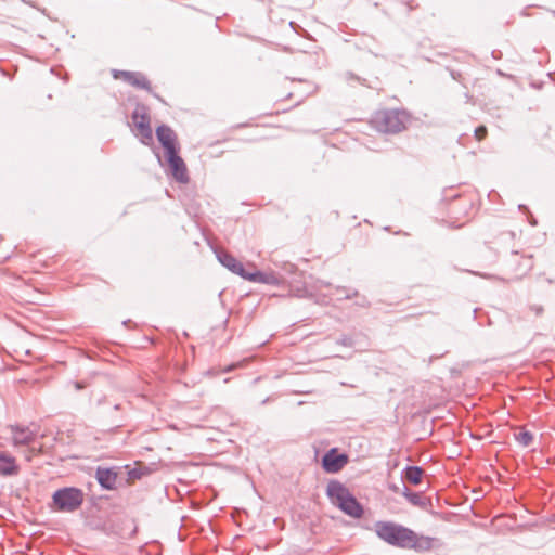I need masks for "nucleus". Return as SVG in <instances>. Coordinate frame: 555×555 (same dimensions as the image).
<instances>
[{"instance_id":"1","label":"nucleus","mask_w":555,"mask_h":555,"mask_svg":"<svg viewBox=\"0 0 555 555\" xmlns=\"http://www.w3.org/2000/svg\"><path fill=\"white\" fill-rule=\"evenodd\" d=\"M374 531L382 541L391 546L417 552L429 551L435 541L433 538L418 535L412 529L393 521H376Z\"/></svg>"},{"instance_id":"2","label":"nucleus","mask_w":555,"mask_h":555,"mask_svg":"<svg viewBox=\"0 0 555 555\" xmlns=\"http://www.w3.org/2000/svg\"><path fill=\"white\" fill-rule=\"evenodd\" d=\"M326 494L331 502L339 507L346 515L353 518L362 517V505L341 482L330 481L326 487Z\"/></svg>"},{"instance_id":"3","label":"nucleus","mask_w":555,"mask_h":555,"mask_svg":"<svg viewBox=\"0 0 555 555\" xmlns=\"http://www.w3.org/2000/svg\"><path fill=\"white\" fill-rule=\"evenodd\" d=\"M409 115L401 109L377 111L371 119L372 127L383 133H398L405 129Z\"/></svg>"},{"instance_id":"4","label":"nucleus","mask_w":555,"mask_h":555,"mask_svg":"<svg viewBox=\"0 0 555 555\" xmlns=\"http://www.w3.org/2000/svg\"><path fill=\"white\" fill-rule=\"evenodd\" d=\"M52 500L57 511L70 513L78 509L83 503V492L75 487H65L56 490Z\"/></svg>"},{"instance_id":"5","label":"nucleus","mask_w":555,"mask_h":555,"mask_svg":"<svg viewBox=\"0 0 555 555\" xmlns=\"http://www.w3.org/2000/svg\"><path fill=\"white\" fill-rule=\"evenodd\" d=\"M132 120L141 135V142L143 144H149L153 139V133L150 126V115L146 106L138 105L132 113Z\"/></svg>"},{"instance_id":"6","label":"nucleus","mask_w":555,"mask_h":555,"mask_svg":"<svg viewBox=\"0 0 555 555\" xmlns=\"http://www.w3.org/2000/svg\"><path fill=\"white\" fill-rule=\"evenodd\" d=\"M113 77L115 79H122L125 82L134 88L144 89L147 91L151 90L150 81L142 73L115 69L113 70Z\"/></svg>"},{"instance_id":"7","label":"nucleus","mask_w":555,"mask_h":555,"mask_svg":"<svg viewBox=\"0 0 555 555\" xmlns=\"http://www.w3.org/2000/svg\"><path fill=\"white\" fill-rule=\"evenodd\" d=\"M166 157L173 178L180 183H186L189 181L188 169L183 159L178 155V151L167 154Z\"/></svg>"},{"instance_id":"8","label":"nucleus","mask_w":555,"mask_h":555,"mask_svg":"<svg viewBox=\"0 0 555 555\" xmlns=\"http://www.w3.org/2000/svg\"><path fill=\"white\" fill-rule=\"evenodd\" d=\"M156 137L163 147L166 150V155L171 152H177V135L175 131L166 126L162 125L156 129Z\"/></svg>"},{"instance_id":"9","label":"nucleus","mask_w":555,"mask_h":555,"mask_svg":"<svg viewBox=\"0 0 555 555\" xmlns=\"http://www.w3.org/2000/svg\"><path fill=\"white\" fill-rule=\"evenodd\" d=\"M347 463V456L345 454H337L335 449L328 451L322 460V465L327 473H337Z\"/></svg>"},{"instance_id":"10","label":"nucleus","mask_w":555,"mask_h":555,"mask_svg":"<svg viewBox=\"0 0 555 555\" xmlns=\"http://www.w3.org/2000/svg\"><path fill=\"white\" fill-rule=\"evenodd\" d=\"M217 258L223 267H225L231 272L240 275L241 278L244 279V275L247 274V271L245 270L243 263L240 262L236 258H234L229 253L218 251Z\"/></svg>"},{"instance_id":"11","label":"nucleus","mask_w":555,"mask_h":555,"mask_svg":"<svg viewBox=\"0 0 555 555\" xmlns=\"http://www.w3.org/2000/svg\"><path fill=\"white\" fill-rule=\"evenodd\" d=\"M95 477L103 489L114 490L116 488L117 473L114 469L98 467Z\"/></svg>"},{"instance_id":"12","label":"nucleus","mask_w":555,"mask_h":555,"mask_svg":"<svg viewBox=\"0 0 555 555\" xmlns=\"http://www.w3.org/2000/svg\"><path fill=\"white\" fill-rule=\"evenodd\" d=\"M244 279L255 283H262L269 285H278L280 283L279 278L274 273H266L261 271L248 272L244 275Z\"/></svg>"},{"instance_id":"13","label":"nucleus","mask_w":555,"mask_h":555,"mask_svg":"<svg viewBox=\"0 0 555 555\" xmlns=\"http://www.w3.org/2000/svg\"><path fill=\"white\" fill-rule=\"evenodd\" d=\"M18 466L15 459L7 453L0 452V476L17 475Z\"/></svg>"},{"instance_id":"14","label":"nucleus","mask_w":555,"mask_h":555,"mask_svg":"<svg viewBox=\"0 0 555 555\" xmlns=\"http://www.w3.org/2000/svg\"><path fill=\"white\" fill-rule=\"evenodd\" d=\"M423 469L418 466H409L404 469V479L412 485H418L422 480Z\"/></svg>"},{"instance_id":"15","label":"nucleus","mask_w":555,"mask_h":555,"mask_svg":"<svg viewBox=\"0 0 555 555\" xmlns=\"http://www.w3.org/2000/svg\"><path fill=\"white\" fill-rule=\"evenodd\" d=\"M33 434L29 429H21L14 434V442L16 444L28 443L31 440Z\"/></svg>"},{"instance_id":"16","label":"nucleus","mask_w":555,"mask_h":555,"mask_svg":"<svg viewBox=\"0 0 555 555\" xmlns=\"http://www.w3.org/2000/svg\"><path fill=\"white\" fill-rule=\"evenodd\" d=\"M402 494L414 506L423 505L422 495L420 493L411 492L409 488L404 487Z\"/></svg>"},{"instance_id":"17","label":"nucleus","mask_w":555,"mask_h":555,"mask_svg":"<svg viewBox=\"0 0 555 555\" xmlns=\"http://www.w3.org/2000/svg\"><path fill=\"white\" fill-rule=\"evenodd\" d=\"M516 440L524 447H528L531 444L533 440V436L531 433L527 430H522L516 435Z\"/></svg>"},{"instance_id":"18","label":"nucleus","mask_w":555,"mask_h":555,"mask_svg":"<svg viewBox=\"0 0 555 555\" xmlns=\"http://www.w3.org/2000/svg\"><path fill=\"white\" fill-rule=\"evenodd\" d=\"M487 135V128L485 126H480L475 130V137L478 141H481Z\"/></svg>"},{"instance_id":"19","label":"nucleus","mask_w":555,"mask_h":555,"mask_svg":"<svg viewBox=\"0 0 555 555\" xmlns=\"http://www.w3.org/2000/svg\"><path fill=\"white\" fill-rule=\"evenodd\" d=\"M338 344L345 346V347H351L352 346V338L349 336H343L338 339Z\"/></svg>"},{"instance_id":"20","label":"nucleus","mask_w":555,"mask_h":555,"mask_svg":"<svg viewBox=\"0 0 555 555\" xmlns=\"http://www.w3.org/2000/svg\"><path fill=\"white\" fill-rule=\"evenodd\" d=\"M337 292L341 293V295L347 299L352 298L353 296L357 295V291L348 292L345 288H338Z\"/></svg>"},{"instance_id":"21","label":"nucleus","mask_w":555,"mask_h":555,"mask_svg":"<svg viewBox=\"0 0 555 555\" xmlns=\"http://www.w3.org/2000/svg\"><path fill=\"white\" fill-rule=\"evenodd\" d=\"M531 310L535 312L537 315L541 314L543 311V308L541 306H532Z\"/></svg>"},{"instance_id":"22","label":"nucleus","mask_w":555,"mask_h":555,"mask_svg":"<svg viewBox=\"0 0 555 555\" xmlns=\"http://www.w3.org/2000/svg\"><path fill=\"white\" fill-rule=\"evenodd\" d=\"M75 387H76V389H81L82 388V386L79 383H75Z\"/></svg>"}]
</instances>
